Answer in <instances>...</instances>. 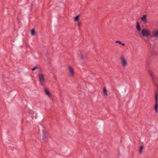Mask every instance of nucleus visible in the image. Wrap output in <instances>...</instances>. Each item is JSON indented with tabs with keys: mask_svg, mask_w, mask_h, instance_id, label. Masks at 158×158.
I'll list each match as a JSON object with an SVG mask.
<instances>
[{
	"mask_svg": "<svg viewBox=\"0 0 158 158\" xmlns=\"http://www.w3.org/2000/svg\"><path fill=\"white\" fill-rule=\"evenodd\" d=\"M115 43H118L120 44H122L121 41H119V40L116 41L115 42Z\"/></svg>",
	"mask_w": 158,
	"mask_h": 158,
	"instance_id": "f3484780",
	"label": "nucleus"
},
{
	"mask_svg": "<svg viewBox=\"0 0 158 158\" xmlns=\"http://www.w3.org/2000/svg\"><path fill=\"white\" fill-rule=\"evenodd\" d=\"M152 37H155L157 38L158 37V30H156L155 32L152 33Z\"/></svg>",
	"mask_w": 158,
	"mask_h": 158,
	"instance_id": "1a4fd4ad",
	"label": "nucleus"
},
{
	"mask_svg": "<svg viewBox=\"0 0 158 158\" xmlns=\"http://www.w3.org/2000/svg\"><path fill=\"white\" fill-rule=\"evenodd\" d=\"M143 149V147L140 146L139 149V153L141 154L142 153V151Z\"/></svg>",
	"mask_w": 158,
	"mask_h": 158,
	"instance_id": "4468645a",
	"label": "nucleus"
},
{
	"mask_svg": "<svg viewBox=\"0 0 158 158\" xmlns=\"http://www.w3.org/2000/svg\"><path fill=\"white\" fill-rule=\"evenodd\" d=\"M39 81L40 84L42 85H44L46 81L45 78V75L42 73H39L38 74Z\"/></svg>",
	"mask_w": 158,
	"mask_h": 158,
	"instance_id": "f257e3e1",
	"label": "nucleus"
},
{
	"mask_svg": "<svg viewBox=\"0 0 158 158\" xmlns=\"http://www.w3.org/2000/svg\"><path fill=\"white\" fill-rule=\"evenodd\" d=\"M121 65L123 67H125L128 65L127 60L123 56L120 57Z\"/></svg>",
	"mask_w": 158,
	"mask_h": 158,
	"instance_id": "f03ea898",
	"label": "nucleus"
},
{
	"mask_svg": "<svg viewBox=\"0 0 158 158\" xmlns=\"http://www.w3.org/2000/svg\"><path fill=\"white\" fill-rule=\"evenodd\" d=\"M43 131L44 133V135L43 136V139L44 140V141H47L48 136L47 135H46V133L44 131Z\"/></svg>",
	"mask_w": 158,
	"mask_h": 158,
	"instance_id": "6e6552de",
	"label": "nucleus"
},
{
	"mask_svg": "<svg viewBox=\"0 0 158 158\" xmlns=\"http://www.w3.org/2000/svg\"><path fill=\"white\" fill-rule=\"evenodd\" d=\"M31 34L32 35H35V32L34 29H32L31 31Z\"/></svg>",
	"mask_w": 158,
	"mask_h": 158,
	"instance_id": "ddd939ff",
	"label": "nucleus"
},
{
	"mask_svg": "<svg viewBox=\"0 0 158 158\" xmlns=\"http://www.w3.org/2000/svg\"><path fill=\"white\" fill-rule=\"evenodd\" d=\"M155 99L156 102V104L154 106V109L158 108V104L157 103V97L158 96V93L156 92L155 93Z\"/></svg>",
	"mask_w": 158,
	"mask_h": 158,
	"instance_id": "0eeeda50",
	"label": "nucleus"
},
{
	"mask_svg": "<svg viewBox=\"0 0 158 158\" xmlns=\"http://www.w3.org/2000/svg\"><path fill=\"white\" fill-rule=\"evenodd\" d=\"M79 19V16L77 15L74 18V19L76 21H77Z\"/></svg>",
	"mask_w": 158,
	"mask_h": 158,
	"instance_id": "2eb2a0df",
	"label": "nucleus"
},
{
	"mask_svg": "<svg viewBox=\"0 0 158 158\" xmlns=\"http://www.w3.org/2000/svg\"><path fill=\"white\" fill-rule=\"evenodd\" d=\"M81 23L80 22H79L78 24V26L79 27H80L81 25Z\"/></svg>",
	"mask_w": 158,
	"mask_h": 158,
	"instance_id": "6ab92c4d",
	"label": "nucleus"
},
{
	"mask_svg": "<svg viewBox=\"0 0 158 158\" xmlns=\"http://www.w3.org/2000/svg\"><path fill=\"white\" fill-rule=\"evenodd\" d=\"M67 69L69 75L72 77H73L75 74L73 69L71 66H69Z\"/></svg>",
	"mask_w": 158,
	"mask_h": 158,
	"instance_id": "20e7f679",
	"label": "nucleus"
},
{
	"mask_svg": "<svg viewBox=\"0 0 158 158\" xmlns=\"http://www.w3.org/2000/svg\"><path fill=\"white\" fill-rule=\"evenodd\" d=\"M141 20L144 23H146L148 22L147 19V15H143L141 17Z\"/></svg>",
	"mask_w": 158,
	"mask_h": 158,
	"instance_id": "423d86ee",
	"label": "nucleus"
},
{
	"mask_svg": "<svg viewBox=\"0 0 158 158\" xmlns=\"http://www.w3.org/2000/svg\"><path fill=\"white\" fill-rule=\"evenodd\" d=\"M103 93L106 96L107 95V92L105 87L103 88Z\"/></svg>",
	"mask_w": 158,
	"mask_h": 158,
	"instance_id": "f8f14e48",
	"label": "nucleus"
},
{
	"mask_svg": "<svg viewBox=\"0 0 158 158\" xmlns=\"http://www.w3.org/2000/svg\"><path fill=\"white\" fill-rule=\"evenodd\" d=\"M44 92L45 94L49 98H50L52 97V94L50 92L49 90L48 89L45 88L44 89Z\"/></svg>",
	"mask_w": 158,
	"mask_h": 158,
	"instance_id": "39448f33",
	"label": "nucleus"
},
{
	"mask_svg": "<svg viewBox=\"0 0 158 158\" xmlns=\"http://www.w3.org/2000/svg\"><path fill=\"white\" fill-rule=\"evenodd\" d=\"M148 73L151 76L152 78H153L154 77V74L153 72L151 70H149L148 71Z\"/></svg>",
	"mask_w": 158,
	"mask_h": 158,
	"instance_id": "9b49d317",
	"label": "nucleus"
},
{
	"mask_svg": "<svg viewBox=\"0 0 158 158\" xmlns=\"http://www.w3.org/2000/svg\"><path fill=\"white\" fill-rule=\"evenodd\" d=\"M123 46H125V44L124 43H122V44H121Z\"/></svg>",
	"mask_w": 158,
	"mask_h": 158,
	"instance_id": "aec40b11",
	"label": "nucleus"
},
{
	"mask_svg": "<svg viewBox=\"0 0 158 158\" xmlns=\"http://www.w3.org/2000/svg\"><path fill=\"white\" fill-rule=\"evenodd\" d=\"M137 26L136 27V28L137 30L139 31H141V28L140 27V25H139V23L138 22L136 23Z\"/></svg>",
	"mask_w": 158,
	"mask_h": 158,
	"instance_id": "9d476101",
	"label": "nucleus"
},
{
	"mask_svg": "<svg viewBox=\"0 0 158 158\" xmlns=\"http://www.w3.org/2000/svg\"><path fill=\"white\" fill-rule=\"evenodd\" d=\"M155 110L156 112L157 113L158 112V111H157L158 109H155Z\"/></svg>",
	"mask_w": 158,
	"mask_h": 158,
	"instance_id": "412c9836",
	"label": "nucleus"
},
{
	"mask_svg": "<svg viewBox=\"0 0 158 158\" xmlns=\"http://www.w3.org/2000/svg\"><path fill=\"white\" fill-rule=\"evenodd\" d=\"M37 68V66H35L32 69V71H34L35 70V69H36Z\"/></svg>",
	"mask_w": 158,
	"mask_h": 158,
	"instance_id": "a211bd4d",
	"label": "nucleus"
},
{
	"mask_svg": "<svg viewBox=\"0 0 158 158\" xmlns=\"http://www.w3.org/2000/svg\"><path fill=\"white\" fill-rule=\"evenodd\" d=\"M80 57L82 59H84V58L83 57V55L81 54V52H80Z\"/></svg>",
	"mask_w": 158,
	"mask_h": 158,
	"instance_id": "dca6fc26",
	"label": "nucleus"
},
{
	"mask_svg": "<svg viewBox=\"0 0 158 158\" xmlns=\"http://www.w3.org/2000/svg\"><path fill=\"white\" fill-rule=\"evenodd\" d=\"M141 34L143 36L148 37L151 35L150 31L145 29H144L142 30Z\"/></svg>",
	"mask_w": 158,
	"mask_h": 158,
	"instance_id": "7ed1b4c3",
	"label": "nucleus"
}]
</instances>
